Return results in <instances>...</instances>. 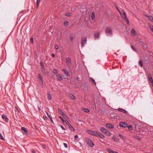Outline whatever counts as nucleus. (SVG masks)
Listing matches in <instances>:
<instances>
[{"mask_svg": "<svg viewBox=\"0 0 153 153\" xmlns=\"http://www.w3.org/2000/svg\"><path fill=\"white\" fill-rule=\"evenodd\" d=\"M85 140L87 144L90 147H93L94 146V143L88 137H85Z\"/></svg>", "mask_w": 153, "mask_h": 153, "instance_id": "nucleus-1", "label": "nucleus"}, {"mask_svg": "<svg viewBox=\"0 0 153 153\" xmlns=\"http://www.w3.org/2000/svg\"><path fill=\"white\" fill-rule=\"evenodd\" d=\"M101 131L104 134L107 136H109L111 135V133L109 131L105 129L103 127H101L100 128Z\"/></svg>", "mask_w": 153, "mask_h": 153, "instance_id": "nucleus-2", "label": "nucleus"}, {"mask_svg": "<svg viewBox=\"0 0 153 153\" xmlns=\"http://www.w3.org/2000/svg\"><path fill=\"white\" fill-rule=\"evenodd\" d=\"M106 34L107 36H111L112 35V32L110 28L107 27L105 29Z\"/></svg>", "mask_w": 153, "mask_h": 153, "instance_id": "nucleus-3", "label": "nucleus"}, {"mask_svg": "<svg viewBox=\"0 0 153 153\" xmlns=\"http://www.w3.org/2000/svg\"><path fill=\"white\" fill-rule=\"evenodd\" d=\"M87 41V38L86 37H82L81 38V45L83 47Z\"/></svg>", "mask_w": 153, "mask_h": 153, "instance_id": "nucleus-4", "label": "nucleus"}, {"mask_svg": "<svg viewBox=\"0 0 153 153\" xmlns=\"http://www.w3.org/2000/svg\"><path fill=\"white\" fill-rule=\"evenodd\" d=\"M66 61L68 66L70 67L71 65V59L69 57H67L66 59Z\"/></svg>", "mask_w": 153, "mask_h": 153, "instance_id": "nucleus-5", "label": "nucleus"}, {"mask_svg": "<svg viewBox=\"0 0 153 153\" xmlns=\"http://www.w3.org/2000/svg\"><path fill=\"white\" fill-rule=\"evenodd\" d=\"M117 9L120 13L121 16L123 18H124L125 19H128L126 16V14L124 10L122 11V13H123L122 14V13L118 9V8H117Z\"/></svg>", "mask_w": 153, "mask_h": 153, "instance_id": "nucleus-6", "label": "nucleus"}, {"mask_svg": "<svg viewBox=\"0 0 153 153\" xmlns=\"http://www.w3.org/2000/svg\"><path fill=\"white\" fill-rule=\"evenodd\" d=\"M21 129L23 131L22 133L24 134L26 136L28 135V131L26 128L24 127H22L21 128Z\"/></svg>", "mask_w": 153, "mask_h": 153, "instance_id": "nucleus-7", "label": "nucleus"}, {"mask_svg": "<svg viewBox=\"0 0 153 153\" xmlns=\"http://www.w3.org/2000/svg\"><path fill=\"white\" fill-rule=\"evenodd\" d=\"M119 126L125 128L128 126V124L126 123L121 122L120 123Z\"/></svg>", "mask_w": 153, "mask_h": 153, "instance_id": "nucleus-8", "label": "nucleus"}, {"mask_svg": "<svg viewBox=\"0 0 153 153\" xmlns=\"http://www.w3.org/2000/svg\"><path fill=\"white\" fill-rule=\"evenodd\" d=\"M75 37V35L74 33L71 34L70 35V38L71 39V41L72 42Z\"/></svg>", "mask_w": 153, "mask_h": 153, "instance_id": "nucleus-9", "label": "nucleus"}, {"mask_svg": "<svg viewBox=\"0 0 153 153\" xmlns=\"http://www.w3.org/2000/svg\"><path fill=\"white\" fill-rule=\"evenodd\" d=\"M2 118L3 119H5V121L6 122H8L9 120L7 118V116L4 114H3L1 116Z\"/></svg>", "mask_w": 153, "mask_h": 153, "instance_id": "nucleus-10", "label": "nucleus"}, {"mask_svg": "<svg viewBox=\"0 0 153 153\" xmlns=\"http://www.w3.org/2000/svg\"><path fill=\"white\" fill-rule=\"evenodd\" d=\"M118 110L120 112H122L123 113H124L125 114H127L128 113V112L126 110H124L123 108H118Z\"/></svg>", "mask_w": 153, "mask_h": 153, "instance_id": "nucleus-11", "label": "nucleus"}, {"mask_svg": "<svg viewBox=\"0 0 153 153\" xmlns=\"http://www.w3.org/2000/svg\"><path fill=\"white\" fill-rule=\"evenodd\" d=\"M106 126L110 129L113 128L114 126L112 124L108 123L106 125Z\"/></svg>", "mask_w": 153, "mask_h": 153, "instance_id": "nucleus-12", "label": "nucleus"}, {"mask_svg": "<svg viewBox=\"0 0 153 153\" xmlns=\"http://www.w3.org/2000/svg\"><path fill=\"white\" fill-rule=\"evenodd\" d=\"M62 71L64 72L66 76L69 75V72L68 71L65 70V69L63 68Z\"/></svg>", "mask_w": 153, "mask_h": 153, "instance_id": "nucleus-13", "label": "nucleus"}, {"mask_svg": "<svg viewBox=\"0 0 153 153\" xmlns=\"http://www.w3.org/2000/svg\"><path fill=\"white\" fill-rule=\"evenodd\" d=\"M97 137L101 138H104L105 137V136L100 133L99 132Z\"/></svg>", "mask_w": 153, "mask_h": 153, "instance_id": "nucleus-14", "label": "nucleus"}, {"mask_svg": "<svg viewBox=\"0 0 153 153\" xmlns=\"http://www.w3.org/2000/svg\"><path fill=\"white\" fill-rule=\"evenodd\" d=\"M148 25L150 28V30L153 32V26L149 23H148Z\"/></svg>", "mask_w": 153, "mask_h": 153, "instance_id": "nucleus-15", "label": "nucleus"}, {"mask_svg": "<svg viewBox=\"0 0 153 153\" xmlns=\"http://www.w3.org/2000/svg\"><path fill=\"white\" fill-rule=\"evenodd\" d=\"M56 76L57 77V79L59 80L62 81L63 80V79L61 75L57 74L56 75Z\"/></svg>", "mask_w": 153, "mask_h": 153, "instance_id": "nucleus-16", "label": "nucleus"}, {"mask_svg": "<svg viewBox=\"0 0 153 153\" xmlns=\"http://www.w3.org/2000/svg\"><path fill=\"white\" fill-rule=\"evenodd\" d=\"M148 78L149 80L150 81V82L151 83L152 82H153V80L151 74L149 73L148 74Z\"/></svg>", "mask_w": 153, "mask_h": 153, "instance_id": "nucleus-17", "label": "nucleus"}, {"mask_svg": "<svg viewBox=\"0 0 153 153\" xmlns=\"http://www.w3.org/2000/svg\"><path fill=\"white\" fill-rule=\"evenodd\" d=\"M99 35L100 33L98 32L94 33V36L95 39H96V38L98 39L99 36Z\"/></svg>", "mask_w": 153, "mask_h": 153, "instance_id": "nucleus-18", "label": "nucleus"}, {"mask_svg": "<svg viewBox=\"0 0 153 153\" xmlns=\"http://www.w3.org/2000/svg\"><path fill=\"white\" fill-rule=\"evenodd\" d=\"M95 131L91 130H88V133L91 135H93Z\"/></svg>", "mask_w": 153, "mask_h": 153, "instance_id": "nucleus-19", "label": "nucleus"}, {"mask_svg": "<svg viewBox=\"0 0 153 153\" xmlns=\"http://www.w3.org/2000/svg\"><path fill=\"white\" fill-rule=\"evenodd\" d=\"M82 110L83 111L87 113L89 112L90 111L89 109L85 108H83Z\"/></svg>", "mask_w": 153, "mask_h": 153, "instance_id": "nucleus-20", "label": "nucleus"}, {"mask_svg": "<svg viewBox=\"0 0 153 153\" xmlns=\"http://www.w3.org/2000/svg\"><path fill=\"white\" fill-rule=\"evenodd\" d=\"M69 129L71 131H75L74 128L73 127V126L71 125L70 124L69 125Z\"/></svg>", "mask_w": 153, "mask_h": 153, "instance_id": "nucleus-21", "label": "nucleus"}, {"mask_svg": "<svg viewBox=\"0 0 153 153\" xmlns=\"http://www.w3.org/2000/svg\"><path fill=\"white\" fill-rule=\"evenodd\" d=\"M69 97H70L71 99L73 100H75V97L74 96V95L72 94H69Z\"/></svg>", "mask_w": 153, "mask_h": 153, "instance_id": "nucleus-22", "label": "nucleus"}, {"mask_svg": "<svg viewBox=\"0 0 153 153\" xmlns=\"http://www.w3.org/2000/svg\"><path fill=\"white\" fill-rule=\"evenodd\" d=\"M90 81L93 82V85H95L96 84V82L95 80L92 78H91L90 79Z\"/></svg>", "mask_w": 153, "mask_h": 153, "instance_id": "nucleus-23", "label": "nucleus"}, {"mask_svg": "<svg viewBox=\"0 0 153 153\" xmlns=\"http://www.w3.org/2000/svg\"><path fill=\"white\" fill-rule=\"evenodd\" d=\"M19 19H24L26 17V15L25 14L21 15Z\"/></svg>", "mask_w": 153, "mask_h": 153, "instance_id": "nucleus-24", "label": "nucleus"}, {"mask_svg": "<svg viewBox=\"0 0 153 153\" xmlns=\"http://www.w3.org/2000/svg\"><path fill=\"white\" fill-rule=\"evenodd\" d=\"M90 16L91 18V19H94V18L95 15L93 12L91 13Z\"/></svg>", "mask_w": 153, "mask_h": 153, "instance_id": "nucleus-25", "label": "nucleus"}, {"mask_svg": "<svg viewBox=\"0 0 153 153\" xmlns=\"http://www.w3.org/2000/svg\"><path fill=\"white\" fill-rule=\"evenodd\" d=\"M41 71L44 74H45V70L44 67H41Z\"/></svg>", "mask_w": 153, "mask_h": 153, "instance_id": "nucleus-26", "label": "nucleus"}, {"mask_svg": "<svg viewBox=\"0 0 153 153\" xmlns=\"http://www.w3.org/2000/svg\"><path fill=\"white\" fill-rule=\"evenodd\" d=\"M106 150L109 153H113V151L111 150V149L106 148Z\"/></svg>", "mask_w": 153, "mask_h": 153, "instance_id": "nucleus-27", "label": "nucleus"}, {"mask_svg": "<svg viewBox=\"0 0 153 153\" xmlns=\"http://www.w3.org/2000/svg\"><path fill=\"white\" fill-rule=\"evenodd\" d=\"M131 33L133 36L136 35L135 31L134 29H132L131 31Z\"/></svg>", "mask_w": 153, "mask_h": 153, "instance_id": "nucleus-28", "label": "nucleus"}, {"mask_svg": "<svg viewBox=\"0 0 153 153\" xmlns=\"http://www.w3.org/2000/svg\"><path fill=\"white\" fill-rule=\"evenodd\" d=\"M58 111L59 113L61 115L63 114L64 113L62 110L60 108L58 109Z\"/></svg>", "mask_w": 153, "mask_h": 153, "instance_id": "nucleus-29", "label": "nucleus"}, {"mask_svg": "<svg viewBox=\"0 0 153 153\" xmlns=\"http://www.w3.org/2000/svg\"><path fill=\"white\" fill-rule=\"evenodd\" d=\"M69 24V23L67 21L65 20L64 22V25L66 27Z\"/></svg>", "mask_w": 153, "mask_h": 153, "instance_id": "nucleus-30", "label": "nucleus"}, {"mask_svg": "<svg viewBox=\"0 0 153 153\" xmlns=\"http://www.w3.org/2000/svg\"><path fill=\"white\" fill-rule=\"evenodd\" d=\"M119 135L120 137L122 139H123L124 140H125L126 139V138L125 137L123 136L121 134H119Z\"/></svg>", "mask_w": 153, "mask_h": 153, "instance_id": "nucleus-31", "label": "nucleus"}, {"mask_svg": "<svg viewBox=\"0 0 153 153\" xmlns=\"http://www.w3.org/2000/svg\"><path fill=\"white\" fill-rule=\"evenodd\" d=\"M139 65L141 67H142L143 66V63L141 60H140L139 62Z\"/></svg>", "mask_w": 153, "mask_h": 153, "instance_id": "nucleus-32", "label": "nucleus"}, {"mask_svg": "<svg viewBox=\"0 0 153 153\" xmlns=\"http://www.w3.org/2000/svg\"><path fill=\"white\" fill-rule=\"evenodd\" d=\"M40 0H37L36 1V7H38L39 6V4L40 2Z\"/></svg>", "mask_w": 153, "mask_h": 153, "instance_id": "nucleus-33", "label": "nucleus"}, {"mask_svg": "<svg viewBox=\"0 0 153 153\" xmlns=\"http://www.w3.org/2000/svg\"><path fill=\"white\" fill-rule=\"evenodd\" d=\"M53 72L54 73V74L55 75H57V71L56 69H53Z\"/></svg>", "mask_w": 153, "mask_h": 153, "instance_id": "nucleus-34", "label": "nucleus"}, {"mask_svg": "<svg viewBox=\"0 0 153 153\" xmlns=\"http://www.w3.org/2000/svg\"><path fill=\"white\" fill-rule=\"evenodd\" d=\"M98 133H99V132H97L96 131H94L93 135H94L95 136L97 137Z\"/></svg>", "mask_w": 153, "mask_h": 153, "instance_id": "nucleus-35", "label": "nucleus"}, {"mask_svg": "<svg viewBox=\"0 0 153 153\" xmlns=\"http://www.w3.org/2000/svg\"><path fill=\"white\" fill-rule=\"evenodd\" d=\"M48 97L49 100H51V96L50 94H48Z\"/></svg>", "mask_w": 153, "mask_h": 153, "instance_id": "nucleus-36", "label": "nucleus"}, {"mask_svg": "<svg viewBox=\"0 0 153 153\" xmlns=\"http://www.w3.org/2000/svg\"><path fill=\"white\" fill-rule=\"evenodd\" d=\"M128 126V129L131 130H132L133 129V127L131 125H129Z\"/></svg>", "mask_w": 153, "mask_h": 153, "instance_id": "nucleus-37", "label": "nucleus"}, {"mask_svg": "<svg viewBox=\"0 0 153 153\" xmlns=\"http://www.w3.org/2000/svg\"><path fill=\"white\" fill-rule=\"evenodd\" d=\"M59 118L62 121V123H65V121L64 120H63V119L61 117V116H59Z\"/></svg>", "mask_w": 153, "mask_h": 153, "instance_id": "nucleus-38", "label": "nucleus"}, {"mask_svg": "<svg viewBox=\"0 0 153 153\" xmlns=\"http://www.w3.org/2000/svg\"><path fill=\"white\" fill-rule=\"evenodd\" d=\"M38 77L39 80V79H42V75L40 74H39L38 75Z\"/></svg>", "mask_w": 153, "mask_h": 153, "instance_id": "nucleus-39", "label": "nucleus"}, {"mask_svg": "<svg viewBox=\"0 0 153 153\" xmlns=\"http://www.w3.org/2000/svg\"><path fill=\"white\" fill-rule=\"evenodd\" d=\"M0 139L3 140H4V138L2 136V134H1V133H0Z\"/></svg>", "mask_w": 153, "mask_h": 153, "instance_id": "nucleus-40", "label": "nucleus"}, {"mask_svg": "<svg viewBox=\"0 0 153 153\" xmlns=\"http://www.w3.org/2000/svg\"><path fill=\"white\" fill-rule=\"evenodd\" d=\"M131 48L134 51L136 52V50L134 48V47L133 45H131Z\"/></svg>", "mask_w": 153, "mask_h": 153, "instance_id": "nucleus-41", "label": "nucleus"}, {"mask_svg": "<svg viewBox=\"0 0 153 153\" xmlns=\"http://www.w3.org/2000/svg\"><path fill=\"white\" fill-rule=\"evenodd\" d=\"M65 15L66 16H69L71 15V13H68L65 14Z\"/></svg>", "mask_w": 153, "mask_h": 153, "instance_id": "nucleus-42", "label": "nucleus"}, {"mask_svg": "<svg viewBox=\"0 0 153 153\" xmlns=\"http://www.w3.org/2000/svg\"><path fill=\"white\" fill-rule=\"evenodd\" d=\"M41 67H44V65L43 63L42 62H40Z\"/></svg>", "mask_w": 153, "mask_h": 153, "instance_id": "nucleus-43", "label": "nucleus"}, {"mask_svg": "<svg viewBox=\"0 0 153 153\" xmlns=\"http://www.w3.org/2000/svg\"><path fill=\"white\" fill-rule=\"evenodd\" d=\"M135 138L139 140H141V138L138 136H136L135 137Z\"/></svg>", "mask_w": 153, "mask_h": 153, "instance_id": "nucleus-44", "label": "nucleus"}, {"mask_svg": "<svg viewBox=\"0 0 153 153\" xmlns=\"http://www.w3.org/2000/svg\"><path fill=\"white\" fill-rule=\"evenodd\" d=\"M39 82L41 83L42 84H43V81L42 79H40L39 80Z\"/></svg>", "mask_w": 153, "mask_h": 153, "instance_id": "nucleus-45", "label": "nucleus"}, {"mask_svg": "<svg viewBox=\"0 0 153 153\" xmlns=\"http://www.w3.org/2000/svg\"><path fill=\"white\" fill-rule=\"evenodd\" d=\"M30 42L33 43V37H31L30 39Z\"/></svg>", "mask_w": 153, "mask_h": 153, "instance_id": "nucleus-46", "label": "nucleus"}, {"mask_svg": "<svg viewBox=\"0 0 153 153\" xmlns=\"http://www.w3.org/2000/svg\"><path fill=\"white\" fill-rule=\"evenodd\" d=\"M65 123L68 126L70 124H71L67 120L65 121Z\"/></svg>", "mask_w": 153, "mask_h": 153, "instance_id": "nucleus-47", "label": "nucleus"}, {"mask_svg": "<svg viewBox=\"0 0 153 153\" xmlns=\"http://www.w3.org/2000/svg\"><path fill=\"white\" fill-rule=\"evenodd\" d=\"M126 20V23L127 25H129V21L128 20Z\"/></svg>", "mask_w": 153, "mask_h": 153, "instance_id": "nucleus-48", "label": "nucleus"}, {"mask_svg": "<svg viewBox=\"0 0 153 153\" xmlns=\"http://www.w3.org/2000/svg\"><path fill=\"white\" fill-rule=\"evenodd\" d=\"M63 145H64V147L65 148H67L68 147V145L66 143H63Z\"/></svg>", "mask_w": 153, "mask_h": 153, "instance_id": "nucleus-49", "label": "nucleus"}, {"mask_svg": "<svg viewBox=\"0 0 153 153\" xmlns=\"http://www.w3.org/2000/svg\"><path fill=\"white\" fill-rule=\"evenodd\" d=\"M62 115V116L63 117H67V115L66 114H64V113Z\"/></svg>", "mask_w": 153, "mask_h": 153, "instance_id": "nucleus-50", "label": "nucleus"}, {"mask_svg": "<svg viewBox=\"0 0 153 153\" xmlns=\"http://www.w3.org/2000/svg\"><path fill=\"white\" fill-rule=\"evenodd\" d=\"M59 126L62 129H63V130H65V128H64L61 125H60Z\"/></svg>", "mask_w": 153, "mask_h": 153, "instance_id": "nucleus-51", "label": "nucleus"}, {"mask_svg": "<svg viewBox=\"0 0 153 153\" xmlns=\"http://www.w3.org/2000/svg\"><path fill=\"white\" fill-rule=\"evenodd\" d=\"M55 48L56 49V50H57L58 49V46L57 45H55Z\"/></svg>", "mask_w": 153, "mask_h": 153, "instance_id": "nucleus-52", "label": "nucleus"}, {"mask_svg": "<svg viewBox=\"0 0 153 153\" xmlns=\"http://www.w3.org/2000/svg\"><path fill=\"white\" fill-rule=\"evenodd\" d=\"M102 101L104 102L105 103V99L104 97H102Z\"/></svg>", "mask_w": 153, "mask_h": 153, "instance_id": "nucleus-53", "label": "nucleus"}, {"mask_svg": "<svg viewBox=\"0 0 153 153\" xmlns=\"http://www.w3.org/2000/svg\"><path fill=\"white\" fill-rule=\"evenodd\" d=\"M116 137L115 136H113L112 137V139L114 140H115V139H116Z\"/></svg>", "mask_w": 153, "mask_h": 153, "instance_id": "nucleus-54", "label": "nucleus"}, {"mask_svg": "<svg viewBox=\"0 0 153 153\" xmlns=\"http://www.w3.org/2000/svg\"><path fill=\"white\" fill-rule=\"evenodd\" d=\"M74 138H78V136H77V135H75V136H74Z\"/></svg>", "mask_w": 153, "mask_h": 153, "instance_id": "nucleus-55", "label": "nucleus"}, {"mask_svg": "<svg viewBox=\"0 0 153 153\" xmlns=\"http://www.w3.org/2000/svg\"><path fill=\"white\" fill-rule=\"evenodd\" d=\"M51 56L53 57H54L55 56V55L54 54L52 53L51 54Z\"/></svg>", "mask_w": 153, "mask_h": 153, "instance_id": "nucleus-56", "label": "nucleus"}, {"mask_svg": "<svg viewBox=\"0 0 153 153\" xmlns=\"http://www.w3.org/2000/svg\"><path fill=\"white\" fill-rule=\"evenodd\" d=\"M47 114V116H48V117H50V115L48 113H46Z\"/></svg>", "mask_w": 153, "mask_h": 153, "instance_id": "nucleus-57", "label": "nucleus"}, {"mask_svg": "<svg viewBox=\"0 0 153 153\" xmlns=\"http://www.w3.org/2000/svg\"><path fill=\"white\" fill-rule=\"evenodd\" d=\"M42 147L44 148H45L46 147V146L45 145H43V146H42Z\"/></svg>", "mask_w": 153, "mask_h": 153, "instance_id": "nucleus-58", "label": "nucleus"}, {"mask_svg": "<svg viewBox=\"0 0 153 153\" xmlns=\"http://www.w3.org/2000/svg\"><path fill=\"white\" fill-rule=\"evenodd\" d=\"M32 152L33 153H35V151L34 150H32Z\"/></svg>", "mask_w": 153, "mask_h": 153, "instance_id": "nucleus-59", "label": "nucleus"}, {"mask_svg": "<svg viewBox=\"0 0 153 153\" xmlns=\"http://www.w3.org/2000/svg\"><path fill=\"white\" fill-rule=\"evenodd\" d=\"M113 153H119L118 152H116L113 151Z\"/></svg>", "mask_w": 153, "mask_h": 153, "instance_id": "nucleus-60", "label": "nucleus"}, {"mask_svg": "<svg viewBox=\"0 0 153 153\" xmlns=\"http://www.w3.org/2000/svg\"><path fill=\"white\" fill-rule=\"evenodd\" d=\"M92 20V21H91V23H92V22H94V20L92 19V20Z\"/></svg>", "mask_w": 153, "mask_h": 153, "instance_id": "nucleus-61", "label": "nucleus"}, {"mask_svg": "<svg viewBox=\"0 0 153 153\" xmlns=\"http://www.w3.org/2000/svg\"><path fill=\"white\" fill-rule=\"evenodd\" d=\"M152 85L153 87V82H152Z\"/></svg>", "mask_w": 153, "mask_h": 153, "instance_id": "nucleus-62", "label": "nucleus"}, {"mask_svg": "<svg viewBox=\"0 0 153 153\" xmlns=\"http://www.w3.org/2000/svg\"><path fill=\"white\" fill-rule=\"evenodd\" d=\"M150 21L152 22H153V19H152V20H150Z\"/></svg>", "mask_w": 153, "mask_h": 153, "instance_id": "nucleus-63", "label": "nucleus"}, {"mask_svg": "<svg viewBox=\"0 0 153 153\" xmlns=\"http://www.w3.org/2000/svg\"><path fill=\"white\" fill-rule=\"evenodd\" d=\"M51 121L52 122H53V120H52V119H51Z\"/></svg>", "mask_w": 153, "mask_h": 153, "instance_id": "nucleus-64", "label": "nucleus"}]
</instances>
